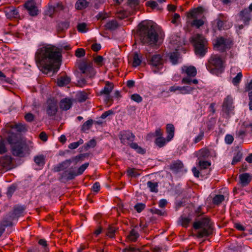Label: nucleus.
Segmentation results:
<instances>
[{
	"instance_id": "nucleus-1",
	"label": "nucleus",
	"mask_w": 252,
	"mask_h": 252,
	"mask_svg": "<svg viewBox=\"0 0 252 252\" xmlns=\"http://www.w3.org/2000/svg\"><path fill=\"white\" fill-rule=\"evenodd\" d=\"M70 48L69 45H62L61 48L52 45L43 46L35 53L36 63L48 71L57 72L61 64L62 49L68 50Z\"/></svg>"
},
{
	"instance_id": "nucleus-2",
	"label": "nucleus",
	"mask_w": 252,
	"mask_h": 252,
	"mask_svg": "<svg viewBox=\"0 0 252 252\" xmlns=\"http://www.w3.org/2000/svg\"><path fill=\"white\" fill-rule=\"evenodd\" d=\"M138 34L141 42L152 46L156 45L158 40V34L153 26L139 25Z\"/></svg>"
},
{
	"instance_id": "nucleus-3",
	"label": "nucleus",
	"mask_w": 252,
	"mask_h": 252,
	"mask_svg": "<svg viewBox=\"0 0 252 252\" xmlns=\"http://www.w3.org/2000/svg\"><path fill=\"white\" fill-rule=\"evenodd\" d=\"M191 41L195 55L199 58L203 57L207 52L205 38L201 34H196L192 37Z\"/></svg>"
},
{
	"instance_id": "nucleus-4",
	"label": "nucleus",
	"mask_w": 252,
	"mask_h": 252,
	"mask_svg": "<svg viewBox=\"0 0 252 252\" xmlns=\"http://www.w3.org/2000/svg\"><path fill=\"white\" fill-rule=\"evenodd\" d=\"M193 227L195 230L200 229L196 235L198 237L207 236L210 234L209 230L211 228V224L208 218H202L196 220L193 223Z\"/></svg>"
},
{
	"instance_id": "nucleus-5",
	"label": "nucleus",
	"mask_w": 252,
	"mask_h": 252,
	"mask_svg": "<svg viewBox=\"0 0 252 252\" xmlns=\"http://www.w3.org/2000/svg\"><path fill=\"white\" fill-rule=\"evenodd\" d=\"M83 157V155L81 154L69 159H66L55 166L53 168V170L55 172H60L61 171L63 172L69 168L71 163H73L74 165H75L79 161L82 160Z\"/></svg>"
},
{
	"instance_id": "nucleus-6",
	"label": "nucleus",
	"mask_w": 252,
	"mask_h": 252,
	"mask_svg": "<svg viewBox=\"0 0 252 252\" xmlns=\"http://www.w3.org/2000/svg\"><path fill=\"white\" fill-rule=\"evenodd\" d=\"M29 147L25 143L18 142L12 146V154L17 157H24L29 154Z\"/></svg>"
},
{
	"instance_id": "nucleus-7",
	"label": "nucleus",
	"mask_w": 252,
	"mask_h": 252,
	"mask_svg": "<svg viewBox=\"0 0 252 252\" xmlns=\"http://www.w3.org/2000/svg\"><path fill=\"white\" fill-rule=\"evenodd\" d=\"M79 69L82 73L86 74L89 78H93L95 75V71L93 67L92 63L87 61H82L79 64Z\"/></svg>"
},
{
	"instance_id": "nucleus-8",
	"label": "nucleus",
	"mask_w": 252,
	"mask_h": 252,
	"mask_svg": "<svg viewBox=\"0 0 252 252\" xmlns=\"http://www.w3.org/2000/svg\"><path fill=\"white\" fill-rule=\"evenodd\" d=\"M147 61L150 65L158 68L161 67L163 63V59L160 54L149 55Z\"/></svg>"
},
{
	"instance_id": "nucleus-9",
	"label": "nucleus",
	"mask_w": 252,
	"mask_h": 252,
	"mask_svg": "<svg viewBox=\"0 0 252 252\" xmlns=\"http://www.w3.org/2000/svg\"><path fill=\"white\" fill-rule=\"evenodd\" d=\"M119 137L121 143L124 145L130 144L135 139L134 135L129 130L121 131Z\"/></svg>"
},
{
	"instance_id": "nucleus-10",
	"label": "nucleus",
	"mask_w": 252,
	"mask_h": 252,
	"mask_svg": "<svg viewBox=\"0 0 252 252\" xmlns=\"http://www.w3.org/2000/svg\"><path fill=\"white\" fill-rule=\"evenodd\" d=\"M24 6L31 16H35L37 15L38 10L35 1L33 0H28L24 4Z\"/></svg>"
},
{
	"instance_id": "nucleus-11",
	"label": "nucleus",
	"mask_w": 252,
	"mask_h": 252,
	"mask_svg": "<svg viewBox=\"0 0 252 252\" xmlns=\"http://www.w3.org/2000/svg\"><path fill=\"white\" fill-rule=\"evenodd\" d=\"M47 114L49 116H55L58 111V105L57 102L53 99H49L47 100Z\"/></svg>"
},
{
	"instance_id": "nucleus-12",
	"label": "nucleus",
	"mask_w": 252,
	"mask_h": 252,
	"mask_svg": "<svg viewBox=\"0 0 252 252\" xmlns=\"http://www.w3.org/2000/svg\"><path fill=\"white\" fill-rule=\"evenodd\" d=\"M210 63L216 69L221 71L224 68L223 63L220 58L217 55L212 56L209 61Z\"/></svg>"
},
{
	"instance_id": "nucleus-13",
	"label": "nucleus",
	"mask_w": 252,
	"mask_h": 252,
	"mask_svg": "<svg viewBox=\"0 0 252 252\" xmlns=\"http://www.w3.org/2000/svg\"><path fill=\"white\" fill-rule=\"evenodd\" d=\"M233 99L231 96L228 95L224 100L222 110L225 113L229 114L233 110Z\"/></svg>"
},
{
	"instance_id": "nucleus-14",
	"label": "nucleus",
	"mask_w": 252,
	"mask_h": 252,
	"mask_svg": "<svg viewBox=\"0 0 252 252\" xmlns=\"http://www.w3.org/2000/svg\"><path fill=\"white\" fill-rule=\"evenodd\" d=\"M74 168H75L71 167L61 173V178L64 179L66 180H71L73 179L76 176V171Z\"/></svg>"
},
{
	"instance_id": "nucleus-15",
	"label": "nucleus",
	"mask_w": 252,
	"mask_h": 252,
	"mask_svg": "<svg viewBox=\"0 0 252 252\" xmlns=\"http://www.w3.org/2000/svg\"><path fill=\"white\" fill-rule=\"evenodd\" d=\"M139 226L137 225L135 226L127 235V240L129 242H135L139 237Z\"/></svg>"
},
{
	"instance_id": "nucleus-16",
	"label": "nucleus",
	"mask_w": 252,
	"mask_h": 252,
	"mask_svg": "<svg viewBox=\"0 0 252 252\" xmlns=\"http://www.w3.org/2000/svg\"><path fill=\"white\" fill-rule=\"evenodd\" d=\"M180 221L181 225L187 227L189 224V208L186 207L184 210L182 215L180 217Z\"/></svg>"
},
{
	"instance_id": "nucleus-17",
	"label": "nucleus",
	"mask_w": 252,
	"mask_h": 252,
	"mask_svg": "<svg viewBox=\"0 0 252 252\" xmlns=\"http://www.w3.org/2000/svg\"><path fill=\"white\" fill-rule=\"evenodd\" d=\"M226 47V41L224 38L221 37L219 38L214 43V48L218 50L223 52Z\"/></svg>"
},
{
	"instance_id": "nucleus-18",
	"label": "nucleus",
	"mask_w": 252,
	"mask_h": 252,
	"mask_svg": "<svg viewBox=\"0 0 252 252\" xmlns=\"http://www.w3.org/2000/svg\"><path fill=\"white\" fill-rule=\"evenodd\" d=\"M181 77H183L182 84H189V66H184L182 67Z\"/></svg>"
},
{
	"instance_id": "nucleus-19",
	"label": "nucleus",
	"mask_w": 252,
	"mask_h": 252,
	"mask_svg": "<svg viewBox=\"0 0 252 252\" xmlns=\"http://www.w3.org/2000/svg\"><path fill=\"white\" fill-rule=\"evenodd\" d=\"M240 16L242 20L243 21L244 23L248 25H249V22L251 19V12L250 10L248 9H245L242 10L240 12Z\"/></svg>"
},
{
	"instance_id": "nucleus-20",
	"label": "nucleus",
	"mask_w": 252,
	"mask_h": 252,
	"mask_svg": "<svg viewBox=\"0 0 252 252\" xmlns=\"http://www.w3.org/2000/svg\"><path fill=\"white\" fill-rule=\"evenodd\" d=\"M183 167L182 162L180 160L174 161L169 166V169L174 173L179 172Z\"/></svg>"
},
{
	"instance_id": "nucleus-21",
	"label": "nucleus",
	"mask_w": 252,
	"mask_h": 252,
	"mask_svg": "<svg viewBox=\"0 0 252 252\" xmlns=\"http://www.w3.org/2000/svg\"><path fill=\"white\" fill-rule=\"evenodd\" d=\"M169 91L171 92H175L179 91L181 94H186L189 92V88L188 86H173L170 87Z\"/></svg>"
},
{
	"instance_id": "nucleus-22",
	"label": "nucleus",
	"mask_w": 252,
	"mask_h": 252,
	"mask_svg": "<svg viewBox=\"0 0 252 252\" xmlns=\"http://www.w3.org/2000/svg\"><path fill=\"white\" fill-rule=\"evenodd\" d=\"M6 16L8 18H17L19 17V12L16 8L11 7L5 11Z\"/></svg>"
},
{
	"instance_id": "nucleus-23",
	"label": "nucleus",
	"mask_w": 252,
	"mask_h": 252,
	"mask_svg": "<svg viewBox=\"0 0 252 252\" xmlns=\"http://www.w3.org/2000/svg\"><path fill=\"white\" fill-rule=\"evenodd\" d=\"M166 132L167 133V141H170L174 136L175 127L171 124H168L166 126Z\"/></svg>"
},
{
	"instance_id": "nucleus-24",
	"label": "nucleus",
	"mask_w": 252,
	"mask_h": 252,
	"mask_svg": "<svg viewBox=\"0 0 252 252\" xmlns=\"http://www.w3.org/2000/svg\"><path fill=\"white\" fill-rule=\"evenodd\" d=\"M175 51L169 53L168 57L170 62L173 64H176L178 63V61L179 59V54L178 52V49L175 47Z\"/></svg>"
},
{
	"instance_id": "nucleus-25",
	"label": "nucleus",
	"mask_w": 252,
	"mask_h": 252,
	"mask_svg": "<svg viewBox=\"0 0 252 252\" xmlns=\"http://www.w3.org/2000/svg\"><path fill=\"white\" fill-rule=\"evenodd\" d=\"M70 82V78L66 75L59 77L57 79V84L59 86L62 87L66 85Z\"/></svg>"
},
{
	"instance_id": "nucleus-26",
	"label": "nucleus",
	"mask_w": 252,
	"mask_h": 252,
	"mask_svg": "<svg viewBox=\"0 0 252 252\" xmlns=\"http://www.w3.org/2000/svg\"><path fill=\"white\" fill-rule=\"evenodd\" d=\"M194 155L198 159H201L207 158L209 155V152L208 150L203 148L194 153Z\"/></svg>"
},
{
	"instance_id": "nucleus-27",
	"label": "nucleus",
	"mask_w": 252,
	"mask_h": 252,
	"mask_svg": "<svg viewBox=\"0 0 252 252\" xmlns=\"http://www.w3.org/2000/svg\"><path fill=\"white\" fill-rule=\"evenodd\" d=\"M240 182L243 186L247 185L252 180V178L249 173H244L239 176Z\"/></svg>"
},
{
	"instance_id": "nucleus-28",
	"label": "nucleus",
	"mask_w": 252,
	"mask_h": 252,
	"mask_svg": "<svg viewBox=\"0 0 252 252\" xmlns=\"http://www.w3.org/2000/svg\"><path fill=\"white\" fill-rule=\"evenodd\" d=\"M72 105V101L70 99L64 98L62 99L60 104V107L63 110H68Z\"/></svg>"
},
{
	"instance_id": "nucleus-29",
	"label": "nucleus",
	"mask_w": 252,
	"mask_h": 252,
	"mask_svg": "<svg viewBox=\"0 0 252 252\" xmlns=\"http://www.w3.org/2000/svg\"><path fill=\"white\" fill-rule=\"evenodd\" d=\"M147 187L149 189L151 192L157 193L158 191V183L152 181H148L147 183Z\"/></svg>"
},
{
	"instance_id": "nucleus-30",
	"label": "nucleus",
	"mask_w": 252,
	"mask_h": 252,
	"mask_svg": "<svg viewBox=\"0 0 252 252\" xmlns=\"http://www.w3.org/2000/svg\"><path fill=\"white\" fill-rule=\"evenodd\" d=\"M11 163V158L10 156H5L0 160V164L5 168H9Z\"/></svg>"
},
{
	"instance_id": "nucleus-31",
	"label": "nucleus",
	"mask_w": 252,
	"mask_h": 252,
	"mask_svg": "<svg viewBox=\"0 0 252 252\" xmlns=\"http://www.w3.org/2000/svg\"><path fill=\"white\" fill-rule=\"evenodd\" d=\"M113 89V84L112 83L107 82L103 89L100 91L101 94L109 95Z\"/></svg>"
},
{
	"instance_id": "nucleus-32",
	"label": "nucleus",
	"mask_w": 252,
	"mask_h": 252,
	"mask_svg": "<svg viewBox=\"0 0 252 252\" xmlns=\"http://www.w3.org/2000/svg\"><path fill=\"white\" fill-rule=\"evenodd\" d=\"M105 27L106 29L113 31L116 30L118 27V24L116 20H111L108 22Z\"/></svg>"
},
{
	"instance_id": "nucleus-33",
	"label": "nucleus",
	"mask_w": 252,
	"mask_h": 252,
	"mask_svg": "<svg viewBox=\"0 0 252 252\" xmlns=\"http://www.w3.org/2000/svg\"><path fill=\"white\" fill-rule=\"evenodd\" d=\"M118 228L113 226L109 225L107 231V235L110 238H113L115 237L116 233L117 232Z\"/></svg>"
},
{
	"instance_id": "nucleus-34",
	"label": "nucleus",
	"mask_w": 252,
	"mask_h": 252,
	"mask_svg": "<svg viewBox=\"0 0 252 252\" xmlns=\"http://www.w3.org/2000/svg\"><path fill=\"white\" fill-rule=\"evenodd\" d=\"M88 4L86 0H78L75 3V7L76 9L81 10L86 8Z\"/></svg>"
},
{
	"instance_id": "nucleus-35",
	"label": "nucleus",
	"mask_w": 252,
	"mask_h": 252,
	"mask_svg": "<svg viewBox=\"0 0 252 252\" xmlns=\"http://www.w3.org/2000/svg\"><path fill=\"white\" fill-rule=\"evenodd\" d=\"M167 141V138L165 139L163 137H158L155 139V143L156 145L159 148H161L164 146Z\"/></svg>"
},
{
	"instance_id": "nucleus-36",
	"label": "nucleus",
	"mask_w": 252,
	"mask_h": 252,
	"mask_svg": "<svg viewBox=\"0 0 252 252\" xmlns=\"http://www.w3.org/2000/svg\"><path fill=\"white\" fill-rule=\"evenodd\" d=\"M139 170L135 168H128L127 170V175L130 177H136L140 175Z\"/></svg>"
},
{
	"instance_id": "nucleus-37",
	"label": "nucleus",
	"mask_w": 252,
	"mask_h": 252,
	"mask_svg": "<svg viewBox=\"0 0 252 252\" xmlns=\"http://www.w3.org/2000/svg\"><path fill=\"white\" fill-rule=\"evenodd\" d=\"M34 161L35 163L40 166H42L45 164V158L43 155H38L34 157Z\"/></svg>"
},
{
	"instance_id": "nucleus-38",
	"label": "nucleus",
	"mask_w": 252,
	"mask_h": 252,
	"mask_svg": "<svg viewBox=\"0 0 252 252\" xmlns=\"http://www.w3.org/2000/svg\"><path fill=\"white\" fill-rule=\"evenodd\" d=\"M198 83V80L196 79H190V94H191L194 95H196L198 93L197 89L198 88H196L191 87L192 85H196Z\"/></svg>"
},
{
	"instance_id": "nucleus-39",
	"label": "nucleus",
	"mask_w": 252,
	"mask_h": 252,
	"mask_svg": "<svg viewBox=\"0 0 252 252\" xmlns=\"http://www.w3.org/2000/svg\"><path fill=\"white\" fill-rule=\"evenodd\" d=\"M141 63V57L137 52H135L133 57L132 65L134 67L139 65Z\"/></svg>"
},
{
	"instance_id": "nucleus-40",
	"label": "nucleus",
	"mask_w": 252,
	"mask_h": 252,
	"mask_svg": "<svg viewBox=\"0 0 252 252\" xmlns=\"http://www.w3.org/2000/svg\"><path fill=\"white\" fill-rule=\"evenodd\" d=\"M157 1L149 0L146 2V5L151 7L152 9H156L158 10H161L162 8L159 6V4L157 3Z\"/></svg>"
},
{
	"instance_id": "nucleus-41",
	"label": "nucleus",
	"mask_w": 252,
	"mask_h": 252,
	"mask_svg": "<svg viewBox=\"0 0 252 252\" xmlns=\"http://www.w3.org/2000/svg\"><path fill=\"white\" fill-rule=\"evenodd\" d=\"M130 147L135 150L137 153L140 154H144L145 153V151L143 149H142L141 147L139 146L138 144L136 143H130L129 144Z\"/></svg>"
},
{
	"instance_id": "nucleus-42",
	"label": "nucleus",
	"mask_w": 252,
	"mask_h": 252,
	"mask_svg": "<svg viewBox=\"0 0 252 252\" xmlns=\"http://www.w3.org/2000/svg\"><path fill=\"white\" fill-rule=\"evenodd\" d=\"M204 24V21L201 19H195L190 24V26H194L199 28Z\"/></svg>"
},
{
	"instance_id": "nucleus-43",
	"label": "nucleus",
	"mask_w": 252,
	"mask_h": 252,
	"mask_svg": "<svg viewBox=\"0 0 252 252\" xmlns=\"http://www.w3.org/2000/svg\"><path fill=\"white\" fill-rule=\"evenodd\" d=\"M69 23L68 22H63L59 23L58 25V30L59 31H63L68 28Z\"/></svg>"
},
{
	"instance_id": "nucleus-44",
	"label": "nucleus",
	"mask_w": 252,
	"mask_h": 252,
	"mask_svg": "<svg viewBox=\"0 0 252 252\" xmlns=\"http://www.w3.org/2000/svg\"><path fill=\"white\" fill-rule=\"evenodd\" d=\"M87 97V93L84 92H79L77 94V98L80 102L85 101Z\"/></svg>"
},
{
	"instance_id": "nucleus-45",
	"label": "nucleus",
	"mask_w": 252,
	"mask_h": 252,
	"mask_svg": "<svg viewBox=\"0 0 252 252\" xmlns=\"http://www.w3.org/2000/svg\"><path fill=\"white\" fill-rule=\"evenodd\" d=\"M243 154L241 152H238L234 156L232 161V164L234 165L237 162H239L242 158Z\"/></svg>"
},
{
	"instance_id": "nucleus-46",
	"label": "nucleus",
	"mask_w": 252,
	"mask_h": 252,
	"mask_svg": "<svg viewBox=\"0 0 252 252\" xmlns=\"http://www.w3.org/2000/svg\"><path fill=\"white\" fill-rule=\"evenodd\" d=\"M224 199V197L223 195H216L213 199L214 204L219 205Z\"/></svg>"
},
{
	"instance_id": "nucleus-47",
	"label": "nucleus",
	"mask_w": 252,
	"mask_h": 252,
	"mask_svg": "<svg viewBox=\"0 0 252 252\" xmlns=\"http://www.w3.org/2000/svg\"><path fill=\"white\" fill-rule=\"evenodd\" d=\"M89 164V163H85L80 166L78 168L77 171L76 172V176L82 174L85 169L88 167Z\"/></svg>"
},
{
	"instance_id": "nucleus-48",
	"label": "nucleus",
	"mask_w": 252,
	"mask_h": 252,
	"mask_svg": "<svg viewBox=\"0 0 252 252\" xmlns=\"http://www.w3.org/2000/svg\"><path fill=\"white\" fill-rule=\"evenodd\" d=\"M93 125V120H89L85 122L82 127V130L83 131H86V130H88Z\"/></svg>"
},
{
	"instance_id": "nucleus-49",
	"label": "nucleus",
	"mask_w": 252,
	"mask_h": 252,
	"mask_svg": "<svg viewBox=\"0 0 252 252\" xmlns=\"http://www.w3.org/2000/svg\"><path fill=\"white\" fill-rule=\"evenodd\" d=\"M211 165V162L207 161L199 160L198 162L199 168L200 169H206L207 167Z\"/></svg>"
},
{
	"instance_id": "nucleus-50",
	"label": "nucleus",
	"mask_w": 252,
	"mask_h": 252,
	"mask_svg": "<svg viewBox=\"0 0 252 252\" xmlns=\"http://www.w3.org/2000/svg\"><path fill=\"white\" fill-rule=\"evenodd\" d=\"M77 28L78 32H86L87 31V24L85 23L79 24Z\"/></svg>"
},
{
	"instance_id": "nucleus-51",
	"label": "nucleus",
	"mask_w": 252,
	"mask_h": 252,
	"mask_svg": "<svg viewBox=\"0 0 252 252\" xmlns=\"http://www.w3.org/2000/svg\"><path fill=\"white\" fill-rule=\"evenodd\" d=\"M242 77V74L241 72H239L237 75L233 78L232 80V83L234 85L238 84L241 81Z\"/></svg>"
},
{
	"instance_id": "nucleus-52",
	"label": "nucleus",
	"mask_w": 252,
	"mask_h": 252,
	"mask_svg": "<svg viewBox=\"0 0 252 252\" xmlns=\"http://www.w3.org/2000/svg\"><path fill=\"white\" fill-rule=\"evenodd\" d=\"M38 244L44 248V251L46 252H48L49 248L47 241L44 239H41L38 241Z\"/></svg>"
},
{
	"instance_id": "nucleus-53",
	"label": "nucleus",
	"mask_w": 252,
	"mask_h": 252,
	"mask_svg": "<svg viewBox=\"0 0 252 252\" xmlns=\"http://www.w3.org/2000/svg\"><path fill=\"white\" fill-rule=\"evenodd\" d=\"M130 98L132 100L137 103L141 102L142 101V97L139 94H134L131 95Z\"/></svg>"
},
{
	"instance_id": "nucleus-54",
	"label": "nucleus",
	"mask_w": 252,
	"mask_h": 252,
	"mask_svg": "<svg viewBox=\"0 0 252 252\" xmlns=\"http://www.w3.org/2000/svg\"><path fill=\"white\" fill-rule=\"evenodd\" d=\"M203 137L204 132L202 131L200 132L198 135L196 137H195V138L193 140V143H197L203 139Z\"/></svg>"
},
{
	"instance_id": "nucleus-55",
	"label": "nucleus",
	"mask_w": 252,
	"mask_h": 252,
	"mask_svg": "<svg viewBox=\"0 0 252 252\" xmlns=\"http://www.w3.org/2000/svg\"><path fill=\"white\" fill-rule=\"evenodd\" d=\"M85 54V51L82 48H78L75 51L76 57L80 58L83 57Z\"/></svg>"
},
{
	"instance_id": "nucleus-56",
	"label": "nucleus",
	"mask_w": 252,
	"mask_h": 252,
	"mask_svg": "<svg viewBox=\"0 0 252 252\" xmlns=\"http://www.w3.org/2000/svg\"><path fill=\"white\" fill-rule=\"evenodd\" d=\"M151 212L153 214H157L159 216H163L165 214V211L163 210H160L158 209L153 208L151 209Z\"/></svg>"
},
{
	"instance_id": "nucleus-57",
	"label": "nucleus",
	"mask_w": 252,
	"mask_h": 252,
	"mask_svg": "<svg viewBox=\"0 0 252 252\" xmlns=\"http://www.w3.org/2000/svg\"><path fill=\"white\" fill-rule=\"evenodd\" d=\"M0 77L1 78L0 79L1 81H4L5 82L8 83L9 84H12L11 82L12 81V80L10 79L9 78H6V76L4 75L3 73H2L0 70Z\"/></svg>"
},
{
	"instance_id": "nucleus-58",
	"label": "nucleus",
	"mask_w": 252,
	"mask_h": 252,
	"mask_svg": "<svg viewBox=\"0 0 252 252\" xmlns=\"http://www.w3.org/2000/svg\"><path fill=\"white\" fill-rule=\"evenodd\" d=\"M34 115L31 113H28L25 116V120L28 122H32L34 120Z\"/></svg>"
},
{
	"instance_id": "nucleus-59",
	"label": "nucleus",
	"mask_w": 252,
	"mask_h": 252,
	"mask_svg": "<svg viewBox=\"0 0 252 252\" xmlns=\"http://www.w3.org/2000/svg\"><path fill=\"white\" fill-rule=\"evenodd\" d=\"M145 205L142 203H138L135 205L134 208L137 212L140 213L144 208Z\"/></svg>"
},
{
	"instance_id": "nucleus-60",
	"label": "nucleus",
	"mask_w": 252,
	"mask_h": 252,
	"mask_svg": "<svg viewBox=\"0 0 252 252\" xmlns=\"http://www.w3.org/2000/svg\"><path fill=\"white\" fill-rule=\"evenodd\" d=\"M24 208L21 207L15 208L14 210V214L15 215L20 216L23 213Z\"/></svg>"
},
{
	"instance_id": "nucleus-61",
	"label": "nucleus",
	"mask_w": 252,
	"mask_h": 252,
	"mask_svg": "<svg viewBox=\"0 0 252 252\" xmlns=\"http://www.w3.org/2000/svg\"><path fill=\"white\" fill-rule=\"evenodd\" d=\"M7 151L4 141L1 140L0 141V154H2Z\"/></svg>"
},
{
	"instance_id": "nucleus-62",
	"label": "nucleus",
	"mask_w": 252,
	"mask_h": 252,
	"mask_svg": "<svg viewBox=\"0 0 252 252\" xmlns=\"http://www.w3.org/2000/svg\"><path fill=\"white\" fill-rule=\"evenodd\" d=\"M87 84V80L86 78H81L77 81V85L79 87H83Z\"/></svg>"
},
{
	"instance_id": "nucleus-63",
	"label": "nucleus",
	"mask_w": 252,
	"mask_h": 252,
	"mask_svg": "<svg viewBox=\"0 0 252 252\" xmlns=\"http://www.w3.org/2000/svg\"><path fill=\"white\" fill-rule=\"evenodd\" d=\"M216 21L217 27L219 30H221L224 29L223 27L224 22L222 20L220 19H216Z\"/></svg>"
},
{
	"instance_id": "nucleus-64",
	"label": "nucleus",
	"mask_w": 252,
	"mask_h": 252,
	"mask_svg": "<svg viewBox=\"0 0 252 252\" xmlns=\"http://www.w3.org/2000/svg\"><path fill=\"white\" fill-rule=\"evenodd\" d=\"M233 137L230 134H227L225 137V141L228 144H231L233 141Z\"/></svg>"
}]
</instances>
